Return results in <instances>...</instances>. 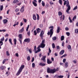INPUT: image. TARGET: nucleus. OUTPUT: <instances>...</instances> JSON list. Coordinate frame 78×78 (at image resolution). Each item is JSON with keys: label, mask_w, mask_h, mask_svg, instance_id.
<instances>
[{"label": "nucleus", "mask_w": 78, "mask_h": 78, "mask_svg": "<svg viewBox=\"0 0 78 78\" xmlns=\"http://www.w3.org/2000/svg\"><path fill=\"white\" fill-rule=\"evenodd\" d=\"M32 67L33 68H34V67H35V64H34V63H33L32 64Z\"/></svg>", "instance_id": "obj_37"}, {"label": "nucleus", "mask_w": 78, "mask_h": 78, "mask_svg": "<svg viewBox=\"0 0 78 78\" xmlns=\"http://www.w3.org/2000/svg\"><path fill=\"white\" fill-rule=\"evenodd\" d=\"M30 56H28L27 58V59L28 60V61H30Z\"/></svg>", "instance_id": "obj_39"}, {"label": "nucleus", "mask_w": 78, "mask_h": 78, "mask_svg": "<svg viewBox=\"0 0 78 78\" xmlns=\"http://www.w3.org/2000/svg\"><path fill=\"white\" fill-rule=\"evenodd\" d=\"M64 5H66V7H68L67 9L66 10V12L68 13V14H70V12H69V11L70 10V6L69 5V1L67 0L65 1L64 2Z\"/></svg>", "instance_id": "obj_1"}, {"label": "nucleus", "mask_w": 78, "mask_h": 78, "mask_svg": "<svg viewBox=\"0 0 78 78\" xmlns=\"http://www.w3.org/2000/svg\"><path fill=\"white\" fill-rule=\"evenodd\" d=\"M45 63H43L41 62L39 64V66H42L43 67H44V66H45Z\"/></svg>", "instance_id": "obj_9"}, {"label": "nucleus", "mask_w": 78, "mask_h": 78, "mask_svg": "<svg viewBox=\"0 0 78 78\" xmlns=\"http://www.w3.org/2000/svg\"><path fill=\"white\" fill-rule=\"evenodd\" d=\"M66 58H64L63 59V62L64 63H65L66 62Z\"/></svg>", "instance_id": "obj_50"}, {"label": "nucleus", "mask_w": 78, "mask_h": 78, "mask_svg": "<svg viewBox=\"0 0 78 78\" xmlns=\"http://www.w3.org/2000/svg\"><path fill=\"white\" fill-rule=\"evenodd\" d=\"M9 41L11 44V45H12V39H11V38L9 39Z\"/></svg>", "instance_id": "obj_25"}, {"label": "nucleus", "mask_w": 78, "mask_h": 78, "mask_svg": "<svg viewBox=\"0 0 78 78\" xmlns=\"http://www.w3.org/2000/svg\"><path fill=\"white\" fill-rule=\"evenodd\" d=\"M64 77V76H61V75H60V76H57V78H62Z\"/></svg>", "instance_id": "obj_24"}, {"label": "nucleus", "mask_w": 78, "mask_h": 78, "mask_svg": "<svg viewBox=\"0 0 78 78\" xmlns=\"http://www.w3.org/2000/svg\"><path fill=\"white\" fill-rule=\"evenodd\" d=\"M34 36H36V35H37V32H36V30H34Z\"/></svg>", "instance_id": "obj_31"}, {"label": "nucleus", "mask_w": 78, "mask_h": 78, "mask_svg": "<svg viewBox=\"0 0 78 78\" xmlns=\"http://www.w3.org/2000/svg\"><path fill=\"white\" fill-rule=\"evenodd\" d=\"M18 3H19V1H18V0H14L13 2V4Z\"/></svg>", "instance_id": "obj_16"}, {"label": "nucleus", "mask_w": 78, "mask_h": 78, "mask_svg": "<svg viewBox=\"0 0 78 78\" xmlns=\"http://www.w3.org/2000/svg\"><path fill=\"white\" fill-rule=\"evenodd\" d=\"M45 43V40H43L42 41L41 44H44V43Z\"/></svg>", "instance_id": "obj_54"}, {"label": "nucleus", "mask_w": 78, "mask_h": 78, "mask_svg": "<svg viewBox=\"0 0 78 78\" xmlns=\"http://www.w3.org/2000/svg\"><path fill=\"white\" fill-rule=\"evenodd\" d=\"M52 47L53 48H55V44L53 43L52 44Z\"/></svg>", "instance_id": "obj_35"}, {"label": "nucleus", "mask_w": 78, "mask_h": 78, "mask_svg": "<svg viewBox=\"0 0 78 78\" xmlns=\"http://www.w3.org/2000/svg\"><path fill=\"white\" fill-rule=\"evenodd\" d=\"M5 68H6V66H2L0 67V70H4V69H5Z\"/></svg>", "instance_id": "obj_11"}, {"label": "nucleus", "mask_w": 78, "mask_h": 78, "mask_svg": "<svg viewBox=\"0 0 78 78\" xmlns=\"http://www.w3.org/2000/svg\"><path fill=\"white\" fill-rule=\"evenodd\" d=\"M65 44V43H64V41H62V47H64V45Z\"/></svg>", "instance_id": "obj_45"}, {"label": "nucleus", "mask_w": 78, "mask_h": 78, "mask_svg": "<svg viewBox=\"0 0 78 78\" xmlns=\"http://www.w3.org/2000/svg\"><path fill=\"white\" fill-rule=\"evenodd\" d=\"M65 30L66 31H68V30H69V28L66 27L65 28Z\"/></svg>", "instance_id": "obj_55"}, {"label": "nucleus", "mask_w": 78, "mask_h": 78, "mask_svg": "<svg viewBox=\"0 0 78 78\" xmlns=\"http://www.w3.org/2000/svg\"><path fill=\"white\" fill-rule=\"evenodd\" d=\"M66 34L68 36H70V33L69 32H66Z\"/></svg>", "instance_id": "obj_47"}, {"label": "nucleus", "mask_w": 78, "mask_h": 78, "mask_svg": "<svg viewBox=\"0 0 78 78\" xmlns=\"http://www.w3.org/2000/svg\"><path fill=\"white\" fill-rule=\"evenodd\" d=\"M34 51H36V46H35L34 47Z\"/></svg>", "instance_id": "obj_56"}, {"label": "nucleus", "mask_w": 78, "mask_h": 78, "mask_svg": "<svg viewBox=\"0 0 78 78\" xmlns=\"http://www.w3.org/2000/svg\"><path fill=\"white\" fill-rule=\"evenodd\" d=\"M24 7H25V5H24L22 7L21 9L20 10V11L21 12H23L24 11Z\"/></svg>", "instance_id": "obj_7"}, {"label": "nucleus", "mask_w": 78, "mask_h": 78, "mask_svg": "<svg viewBox=\"0 0 78 78\" xmlns=\"http://www.w3.org/2000/svg\"><path fill=\"white\" fill-rule=\"evenodd\" d=\"M49 53H50L51 52V50H50V48H49V51H48Z\"/></svg>", "instance_id": "obj_60"}, {"label": "nucleus", "mask_w": 78, "mask_h": 78, "mask_svg": "<svg viewBox=\"0 0 78 78\" xmlns=\"http://www.w3.org/2000/svg\"><path fill=\"white\" fill-rule=\"evenodd\" d=\"M2 22L4 24H6L8 22V20L6 19H5L2 20Z\"/></svg>", "instance_id": "obj_14"}, {"label": "nucleus", "mask_w": 78, "mask_h": 78, "mask_svg": "<svg viewBox=\"0 0 78 78\" xmlns=\"http://www.w3.org/2000/svg\"><path fill=\"white\" fill-rule=\"evenodd\" d=\"M47 62L48 64H51V63H52V61H50V59H48L47 60Z\"/></svg>", "instance_id": "obj_8"}, {"label": "nucleus", "mask_w": 78, "mask_h": 78, "mask_svg": "<svg viewBox=\"0 0 78 78\" xmlns=\"http://www.w3.org/2000/svg\"><path fill=\"white\" fill-rule=\"evenodd\" d=\"M24 67H25V66H24V65H23L21 66L18 71L16 74V76H19V75L20 74L21 72L22 71V70L23 69Z\"/></svg>", "instance_id": "obj_3"}, {"label": "nucleus", "mask_w": 78, "mask_h": 78, "mask_svg": "<svg viewBox=\"0 0 78 78\" xmlns=\"http://www.w3.org/2000/svg\"><path fill=\"white\" fill-rule=\"evenodd\" d=\"M3 9V5H1L0 8V9L1 11H2Z\"/></svg>", "instance_id": "obj_34"}, {"label": "nucleus", "mask_w": 78, "mask_h": 78, "mask_svg": "<svg viewBox=\"0 0 78 78\" xmlns=\"http://www.w3.org/2000/svg\"><path fill=\"white\" fill-rule=\"evenodd\" d=\"M48 73H54L57 72V71H59V68L57 67V69L54 68L53 69H51L49 68H48L47 69Z\"/></svg>", "instance_id": "obj_2"}, {"label": "nucleus", "mask_w": 78, "mask_h": 78, "mask_svg": "<svg viewBox=\"0 0 78 78\" xmlns=\"http://www.w3.org/2000/svg\"><path fill=\"white\" fill-rule=\"evenodd\" d=\"M54 31V30L53 29H51L50 30V32H48V35H50V37H51V36H52L53 34Z\"/></svg>", "instance_id": "obj_4"}, {"label": "nucleus", "mask_w": 78, "mask_h": 78, "mask_svg": "<svg viewBox=\"0 0 78 78\" xmlns=\"http://www.w3.org/2000/svg\"><path fill=\"white\" fill-rule=\"evenodd\" d=\"M27 35H28L29 36H30V31H29L27 33Z\"/></svg>", "instance_id": "obj_48"}, {"label": "nucleus", "mask_w": 78, "mask_h": 78, "mask_svg": "<svg viewBox=\"0 0 78 78\" xmlns=\"http://www.w3.org/2000/svg\"><path fill=\"white\" fill-rule=\"evenodd\" d=\"M56 47H57V49H59V48H60L59 46H57Z\"/></svg>", "instance_id": "obj_64"}, {"label": "nucleus", "mask_w": 78, "mask_h": 78, "mask_svg": "<svg viewBox=\"0 0 78 78\" xmlns=\"http://www.w3.org/2000/svg\"><path fill=\"white\" fill-rule=\"evenodd\" d=\"M34 61V57H33L32 58V60L31 61L32 62H33V61Z\"/></svg>", "instance_id": "obj_62"}, {"label": "nucleus", "mask_w": 78, "mask_h": 78, "mask_svg": "<svg viewBox=\"0 0 78 78\" xmlns=\"http://www.w3.org/2000/svg\"><path fill=\"white\" fill-rule=\"evenodd\" d=\"M46 58V56H43L42 57V58H41V61H43L44 62H46V60L45 59Z\"/></svg>", "instance_id": "obj_5"}, {"label": "nucleus", "mask_w": 78, "mask_h": 78, "mask_svg": "<svg viewBox=\"0 0 78 78\" xmlns=\"http://www.w3.org/2000/svg\"><path fill=\"white\" fill-rule=\"evenodd\" d=\"M56 39H57V38L55 37H54L52 38V39L53 40V41H55Z\"/></svg>", "instance_id": "obj_41"}, {"label": "nucleus", "mask_w": 78, "mask_h": 78, "mask_svg": "<svg viewBox=\"0 0 78 78\" xmlns=\"http://www.w3.org/2000/svg\"><path fill=\"white\" fill-rule=\"evenodd\" d=\"M37 20H39V16L38 14H37Z\"/></svg>", "instance_id": "obj_51"}, {"label": "nucleus", "mask_w": 78, "mask_h": 78, "mask_svg": "<svg viewBox=\"0 0 78 78\" xmlns=\"http://www.w3.org/2000/svg\"><path fill=\"white\" fill-rule=\"evenodd\" d=\"M4 40H5V38L3 36V37L1 39L0 41H1L3 42Z\"/></svg>", "instance_id": "obj_29"}, {"label": "nucleus", "mask_w": 78, "mask_h": 78, "mask_svg": "<svg viewBox=\"0 0 78 78\" xmlns=\"http://www.w3.org/2000/svg\"><path fill=\"white\" fill-rule=\"evenodd\" d=\"M29 27H30V25H28L26 29V31H28V29H29Z\"/></svg>", "instance_id": "obj_38"}, {"label": "nucleus", "mask_w": 78, "mask_h": 78, "mask_svg": "<svg viewBox=\"0 0 78 78\" xmlns=\"http://www.w3.org/2000/svg\"><path fill=\"white\" fill-rule=\"evenodd\" d=\"M33 16L34 20H37V18H36V15L34 14H33Z\"/></svg>", "instance_id": "obj_13"}, {"label": "nucleus", "mask_w": 78, "mask_h": 78, "mask_svg": "<svg viewBox=\"0 0 78 78\" xmlns=\"http://www.w3.org/2000/svg\"><path fill=\"white\" fill-rule=\"evenodd\" d=\"M58 2L60 4V5H62V0H59Z\"/></svg>", "instance_id": "obj_43"}, {"label": "nucleus", "mask_w": 78, "mask_h": 78, "mask_svg": "<svg viewBox=\"0 0 78 78\" xmlns=\"http://www.w3.org/2000/svg\"><path fill=\"white\" fill-rule=\"evenodd\" d=\"M33 4L34 6H37V3H36V2H33Z\"/></svg>", "instance_id": "obj_28"}, {"label": "nucleus", "mask_w": 78, "mask_h": 78, "mask_svg": "<svg viewBox=\"0 0 78 78\" xmlns=\"http://www.w3.org/2000/svg\"><path fill=\"white\" fill-rule=\"evenodd\" d=\"M66 56H67V54H65L63 55H62L61 58H63L64 57H66Z\"/></svg>", "instance_id": "obj_49"}, {"label": "nucleus", "mask_w": 78, "mask_h": 78, "mask_svg": "<svg viewBox=\"0 0 78 78\" xmlns=\"http://www.w3.org/2000/svg\"><path fill=\"white\" fill-rule=\"evenodd\" d=\"M60 27H57V33H59L60 31Z\"/></svg>", "instance_id": "obj_19"}, {"label": "nucleus", "mask_w": 78, "mask_h": 78, "mask_svg": "<svg viewBox=\"0 0 78 78\" xmlns=\"http://www.w3.org/2000/svg\"><path fill=\"white\" fill-rule=\"evenodd\" d=\"M15 55L16 57H19V54H18V53H16L15 54Z\"/></svg>", "instance_id": "obj_57"}, {"label": "nucleus", "mask_w": 78, "mask_h": 78, "mask_svg": "<svg viewBox=\"0 0 78 78\" xmlns=\"http://www.w3.org/2000/svg\"><path fill=\"white\" fill-rule=\"evenodd\" d=\"M36 30L37 33H39L41 32V29L39 28H37Z\"/></svg>", "instance_id": "obj_17"}, {"label": "nucleus", "mask_w": 78, "mask_h": 78, "mask_svg": "<svg viewBox=\"0 0 78 78\" xmlns=\"http://www.w3.org/2000/svg\"><path fill=\"white\" fill-rule=\"evenodd\" d=\"M45 46V44H41L40 45V48H43Z\"/></svg>", "instance_id": "obj_10"}, {"label": "nucleus", "mask_w": 78, "mask_h": 78, "mask_svg": "<svg viewBox=\"0 0 78 78\" xmlns=\"http://www.w3.org/2000/svg\"><path fill=\"white\" fill-rule=\"evenodd\" d=\"M14 44L15 45H16L17 43V40L16 39H14Z\"/></svg>", "instance_id": "obj_27"}, {"label": "nucleus", "mask_w": 78, "mask_h": 78, "mask_svg": "<svg viewBox=\"0 0 78 78\" xmlns=\"http://www.w3.org/2000/svg\"><path fill=\"white\" fill-rule=\"evenodd\" d=\"M67 48H68V50H69V51H72V48L71 47V46H70V45H68Z\"/></svg>", "instance_id": "obj_12"}, {"label": "nucleus", "mask_w": 78, "mask_h": 78, "mask_svg": "<svg viewBox=\"0 0 78 78\" xmlns=\"http://www.w3.org/2000/svg\"><path fill=\"white\" fill-rule=\"evenodd\" d=\"M18 40L20 41V44H22V40L21 39H20V38H19Z\"/></svg>", "instance_id": "obj_44"}, {"label": "nucleus", "mask_w": 78, "mask_h": 78, "mask_svg": "<svg viewBox=\"0 0 78 78\" xmlns=\"http://www.w3.org/2000/svg\"><path fill=\"white\" fill-rule=\"evenodd\" d=\"M68 65H69V63H68V62H66L65 64V66L66 68H67V67H68Z\"/></svg>", "instance_id": "obj_18"}, {"label": "nucleus", "mask_w": 78, "mask_h": 78, "mask_svg": "<svg viewBox=\"0 0 78 78\" xmlns=\"http://www.w3.org/2000/svg\"><path fill=\"white\" fill-rule=\"evenodd\" d=\"M23 29H24V28L23 27L22 28V29H21V30H19V32H20V33H22V32L23 31Z\"/></svg>", "instance_id": "obj_26"}, {"label": "nucleus", "mask_w": 78, "mask_h": 78, "mask_svg": "<svg viewBox=\"0 0 78 78\" xmlns=\"http://www.w3.org/2000/svg\"><path fill=\"white\" fill-rule=\"evenodd\" d=\"M44 30H42L40 33V36H43V35H44Z\"/></svg>", "instance_id": "obj_15"}, {"label": "nucleus", "mask_w": 78, "mask_h": 78, "mask_svg": "<svg viewBox=\"0 0 78 78\" xmlns=\"http://www.w3.org/2000/svg\"><path fill=\"white\" fill-rule=\"evenodd\" d=\"M28 51L30 53H32V49H31V48L29 49Z\"/></svg>", "instance_id": "obj_33"}, {"label": "nucleus", "mask_w": 78, "mask_h": 78, "mask_svg": "<svg viewBox=\"0 0 78 78\" xmlns=\"http://www.w3.org/2000/svg\"><path fill=\"white\" fill-rule=\"evenodd\" d=\"M5 62H6V59H4L2 62V64H4L5 63Z\"/></svg>", "instance_id": "obj_53"}, {"label": "nucleus", "mask_w": 78, "mask_h": 78, "mask_svg": "<svg viewBox=\"0 0 78 78\" xmlns=\"http://www.w3.org/2000/svg\"><path fill=\"white\" fill-rule=\"evenodd\" d=\"M73 62H74V64H76L77 62H76V60H74L73 61Z\"/></svg>", "instance_id": "obj_42"}, {"label": "nucleus", "mask_w": 78, "mask_h": 78, "mask_svg": "<svg viewBox=\"0 0 78 78\" xmlns=\"http://www.w3.org/2000/svg\"><path fill=\"white\" fill-rule=\"evenodd\" d=\"M77 9V6H76V7L74 8L73 10H75V9Z\"/></svg>", "instance_id": "obj_58"}, {"label": "nucleus", "mask_w": 78, "mask_h": 78, "mask_svg": "<svg viewBox=\"0 0 78 78\" xmlns=\"http://www.w3.org/2000/svg\"><path fill=\"white\" fill-rule=\"evenodd\" d=\"M64 53V51L63 50H62L61 51L60 54V55H63Z\"/></svg>", "instance_id": "obj_20"}, {"label": "nucleus", "mask_w": 78, "mask_h": 78, "mask_svg": "<svg viewBox=\"0 0 78 78\" xmlns=\"http://www.w3.org/2000/svg\"><path fill=\"white\" fill-rule=\"evenodd\" d=\"M23 20L25 23H26V22H27V19L23 18Z\"/></svg>", "instance_id": "obj_59"}, {"label": "nucleus", "mask_w": 78, "mask_h": 78, "mask_svg": "<svg viewBox=\"0 0 78 78\" xmlns=\"http://www.w3.org/2000/svg\"><path fill=\"white\" fill-rule=\"evenodd\" d=\"M49 5L48 4H47L46 5V8H47L48 6H49Z\"/></svg>", "instance_id": "obj_63"}, {"label": "nucleus", "mask_w": 78, "mask_h": 78, "mask_svg": "<svg viewBox=\"0 0 78 78\" xmlns=\"http://www.w3.org/2000/svg\"><path fill=\"white\" fill-rule=\"evenodd\" d=\"M19 39H22V36L21 34H20L19 35Z\"/></svg>", "instance_id": "obj_22"}, {"label": "nucleus", "mask_w": 78, "mask_h": 78, "mask_svg": "<svg viewBox=\"0 0 78 78\" xmlns=\"http://www.w3.org/2000/svg\"><path fill=\"white\" fill-rule=\"evenodd\" d=\"M24 42H27L29 43L30 42V38H26L24 40Z\"/></svg>", "instance_id": "obj_6"}, {"label": "nucleus", "mask_w": 78, "mask_h": 78, "mask_svg": "<svg viewBox=\"0 0 78 78\" xmlns=\"http://www.w3.org/2000/svg\"><path fill=\"white\" fill-rule=\"evenodd\" d=\"M41 4L42 5V6H43V7L45 6V3H44V2L43 1H42Z\"/></svg>", "instance_id": "obj_30"}, {"label": "nucleus", "mask_w": 78, "mask_h": 78, "mask_svg": "<svg viewBox=\"0 0 78 78\" xmlns=\"http://www.w3.org/2000/svg\"><path fill=\"white\" fill-rule=\"evenodd\" d=\"M75 33H78V29H76L75 31Z\"/></svg>", "instance_id": "obj_46"}, {"label": "nucleus", "mask_w": 78, "mask_h": 78, "mask_svg": "<svg viewBox=\"0 0 78 78\" xmlns=\"http://www.w3.org/2000/svg\"><path fill=\"white\" fill-rule=\"evenodd\" d=\"M64 19H65V16H64V15H63V17H62L63 20H64Z\"/></svg>", "instance_id": "obj_61"}, {"label": "nucleus", "mask_w": 78, "mask_h": 78, "mask_svg": "<svg viewBox=\"0 0 78 78\" xmlns=\"http://www.w3.org/2000/svg\"><path fill=\"white\" fill-rule=\"evenodd\" d=\"M19 25V22H17V23L14 24L13 26V27H15V26H16V25Z\"/></svg>", "instance_id": "obj_36"}, {"label": "nucleus", "mask_w": 78, "mask_h": 78, "mask_svg": "<svg viewBox=\"0 0 78 78\" xmlns=\"http://www.w3.org/2000/svg\"><path fill=\"white\" fill-rule=\"evenodd\" d=\"M6 54L7 56H9V52H8V51H6Z\"/></svg>", "instance_id": "obj_40"}, {"label": "nucleus", "mask_w": 78, "mask_h": 78, "mask_svg": "<svg viewBox=\"0 0 78 78\" xmlns=\"http://www.w3.org/2000/svg\"><path fill=\"white\" fill-rule=\"evenodd\" d=\"M49 28L50 29V28H51V29H53H53H54V27H53V26H50Z\"/></svg>", "instance_id": "obj_52"}, {"label": "nucleus", "mask_w": 78, "mask_h": 78, "mask_svg": "<svg viewBox=\"0 0 78 78\" xmlns=\"http://www.w3.org/2000/svg\"><path fill=\"white\" fill-rule=\"evenodd\" d=\"M64 36L62 35L61 37V41H64Z\"/></svg>", "instance_id": "obj_23"}, {"label": "nucleus", "mask_w": 78, "mask_h": 78, "mask_svg": "<svg viewBox=\"0 0 78 78\" xmlns=\"http://www.w3.org/2000/svg\"><path fill=\"white\" fill-rule=\"evenodd\" d=\"M58 16H62V12H61L59 11L58 12Z\"/></svg>", "instance_id": "obj_32"}, {"label": "nucleus", "mask_w": 78, "mask_h": 78, "mask_svg": "<svg viewBox=\"0 0 78 78\" xmlns=\"http://www.w3.org/2000/svg\"><path fill=\"white\" fill-rule=\"evenodd\" d=\"M75 19H76V15H75L73 16V17L72 19V20H73V21H74Z\"/></svg>", "instance_id": "obj_21"}]
</instances>
